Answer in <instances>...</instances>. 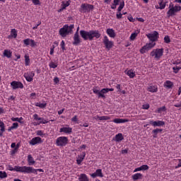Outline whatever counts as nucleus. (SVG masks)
I'll use <instances>...</instances> for the list:
<instances>
[{
    "mask_svg": "<svg viewBox=\"0 0 181 181\" xmlns=\"http://www.w3.org/2000/svg\"><path fill=\"white\" fill-rule=\"evenodd\" d=\"M146 36L151 42L147 43L140 49V53H141V54L146 53V52H149V50L155 47L156 45L155 42L159 38V33H158V31H154L153 33L147 34Z\"/></svg>",
    "mask_w": 181,
    "mask_h": 181,
    "instance_id": "obj_1",
    "label": "nucleus"
},
{
    "mask_svg": "<svg viewBox=\"0 0 181 181\" xmlns=\"http://www.w3.org/2000/svg\"><path fill=\"white\" fill-rule=\"evenodd\" d=\"M81 35V37L83 39V40H94V37L95 39H100L101 37V34L100 33V31L97 30H90V31H86L84 30H81L79 32Z\"/></svg>",
    "mask_w": 181,
    "mask_h": 181,
    "instance_id": "obj_2",
    "label": "nucleus"
},
{
    "mask_svg": "<svg viewBox=\"0 0 181 181\" xmlns=\"http://www.w3.org/2000/svg\"><path fill=\"white\" fill-rule=\"evenodd\" d=\"M74 29V24L64 25L63 28L59 29V33L62 37H66L69 35L73 33V30Z\"/></svg>",
    "mask_w": 181,
    "mask_h": 181,
    "instance_id": "obj_3",
    "label": "nucleus"
},
{
    "mask_svg": "<svg viewBox=\"0 0 181 181\" xmlns=\"http://www.w3.org/2000/svg\"><path fill=\"white\" fill-rule=\"evenodd\" d=\"M181 6H174L173 3H170L169 5V10L167 12L168 18L170 16H175L177 12H180Z\"/></svg>",
    "mask_w": 181,
    "mask_h": 181,
    "instance_id": "obj_4",
    "label": "nucleus"
},
{
    "mask_svg": "<svg viewBox=\"0 0 181 181\" xmlns=\"http://www.w3.org/2000/svg\"><path fill=\"white\" fill-rule=\"evenodd\" d=\"M150 56H151V57H154L156 60H160V57L163 56V48L153 49L150 53Z\"/></svg>",
    "mask_w": 181,
    "mask_h": 181,
    "instance_id": "obj_5",
    "label": "nucleus"
},
{
    "mask_svg": "<svg viewBox=\"0 0 181 181\" xmlns=\"http://www.w3.org/2000/svg\"><path fill=\"white\" fill-rule=\"evenodd\" d=\"M93 9L94 6L93 4H82L81 5V8H79V12H81V13H87Z\"/></svg>",
    "mask_w": 181,
    "mask_h": 181,
    "instance_id": "obj_6",
    "label": "nucleus"
},
{
    "mask_svg": "<svg viewBox=\"0 0 181 181\" xmlns=\"http://www.w3.org/2000/svg\"><path fill=\"white\" fill-rule=\"evenodd\" d=\"M69 144V139L66 136H59L56 140L57 146H66Z\"/></svg>",
    "mask_w": 181,
    "mask_h": 181,
    "instance_id": "obj_7",
    "label": "nucleus"
},
{
    "mask_svg": "<svg viewBox=\"0 0 181 181\" xmlns=\"http://www.w3.org/2000/svg\"><path fill=\"white\" fill-rule=\"evenodd\" d=\"M8 170L11 171L19 172L20 173H25L26 166H15L14 168L12 165L8 166Z\"/></svg>",
    "mask_w": 181,
    "mask_h": 181,
    "instance_id": "obj_8",
    "label": "nucleus"
},
{
    "mask_svg": "<svg viewBox=\"0 0 181 181\" xmlns=\"http://www.w3.org/2000/svg\"><path fill=\"white\" fill-rule=\"evenodd\" d=\"M37 172H45L43 170V169H35L32 167H28V166H25V173H28V174H30V173H35V175H37Z\"/></svg>",
    "mask_w": 181,
    "mask_h": 181,
    "instance_id": "obj_9",
    "label": "nucleus"
},
{
    "mask_svg": "<svg viewBox=\"0 0 181 181\" xmlns=\"http://www.w3.org/2000/svg\"><path fill=\"white\" fill-rule=\"evenodd\" d=\"M103 43L107 50H110V49H111L114 46V42H112V41H110V40H108V37L107 36L104 37Z\"/></svg>",
    "mask_w": 181,
    "mask_h": 181,
    "instance_id": "obj_10",
    "label": "nucleus"
},
{
    "mask_svg": "<svg viewBox=\"0 0 181 181\" xmlns=\"http://www.w3.org/2000/svg\"><path fill=\"white\" fill-rule=\"evenodd\" d=\"M93 92L94 93V94H96V95H98V98H105V95H104L105 94V92L104 91V88L100 90L95 88H93Z\"/></svg>",
    "mask_w": 181,
    "mask_h": 181,
    "instance_id": "obj_11",
    "label": "nucleus"
},
{
    "mask_svg": "<svg viewBox=\"0 0 181 181\" xmlns=\"http://www.w3.org/2000/svg\"><path fill=\"white\" fill-rule=\"evenodd\" d=\"M11 86L13 90H16L17 88H23V83L21 81H13L11 83Z\"/></svg>",
    "mask_w": 181,
    "mask_h": 181,
    "instance_id": "obj_12",
    "label": "nucleus"
},
{
    "mask_svg": "<svg viewBox=\"0 0 181 181\" xmlns=\"http://www.w3.org/2000/svg\"><path fill=\"white\" fill-rule=\"evenodd\" d=\"M80 43H81V38H80V35L78 33H75L72 45L74 46H78Z\"/></svg>",
    "mask_w": 181,
    "mask_h": 181,
    "instance_id": "obj_13",
    "label": "nucleus"
},
{
    "mask_svg": "<svg viewBox=\"0 0 181 181\" xmlns=\"http://www.w3.org/2000/svg\"><path fill=\"white\" fill-rule=\"evenodd\" d=\"M24 77L25 80H27L28 82L33 81V77H35V72L30 71L26 74H24Z\"/></svg>",
    "mask_w": 181,
    "mask_h": 181,
    "instance_id": "obj_14",
    "label": "nucleus"
},
{
    "mask_svg": "<svg viewBox=\"0 0 181 181\" xmlns=\"http://www.w3.org/2000/svg\"><path fill=\"white\" fill-rule=\"evenodd\" d=\"M91 177L93 179H95V177H104V175L103 174V170L101 169H98L96 171L90 175Z\"/></svg>",
    "mask_w": 181,
    "mask_h": 181,
    "instance_id": "obj_15",
    "label": "nucleus"
},
{
    "mask_svg": "<svg viewBox=\"0 0 181 181\" xmlns=\"http://www.w3.org/2000/svg\"><path fill=\"white\" fill-rule=\"evenodd\" d=\"M150 125H153V127H163L165 125V122L158 120V121H153L151 120L149 122Z\"/></svg>",
    "mask_w": 181,
    "mask_h": 181,
    "instance_id": "obj_16",
    "label": "nucleus"
},
{
    "mask_svg": "<svg viewBox=\"0 0 181 181\" xmlns=\"http://www.w3.org/2000/svg\"><path fill=\"white\" fill-rule=\"evenodd\" d=\"M37 144H42V138L39 136L34 137L30 141V145H37Z\"/></svg>",
    "mask_w": 181,
    "mask_h": 181,
    "instance_id": "obj_17",
    "label": "nucleus"
},
{
    "mask_svg": "<svg viewBox=\"0 0 181 181\" xmlns=\"http://www.w3.org/2000/svg\"><path fill=\"white\" fill-rule=\"evenodd\" d=\"M113 122H115V124H124L125 122H129V119L116 118L113 119Z\"/></svg>",
    "mask_w": 181,
    "mask_h": 181,
    "instance_id": "obj_18",
    "label": "nucleus"
},
{
    "mask_svg": "<svg viewBox=\"0 0 181 181\" xmlns=\"http://www.w3.org/2000/svg\"><path fill=\"white\" fill-rule=\"evenodd\" d=\"M78 159L76 160L77 165H81V162L84 160V158H86V152H82V153L78 156Z\"/></svg>",
    "mask_w": 181,
    "mask_h": 181,
    "instance_id": "obj_19",
    "label": "nucleus"
},
{
    "mask_svg": "<svg viewBox=\"0 0 181 181\" xmlns=\"http://www.w3.org/2000/svg\"><path fill=\"white\" fill-rule=\"evenodd\" d=\"M73 129L71 127H62L60 129L59 132H64V134H71Z\"/></svg>",
    "mask_w": 181,
    "mask_h": 181,
    "instance_id": "obj_20",
    "label": "nucleus"
},
{
    "mask_svg": "<svg viewBox=\"0 0 181 181\" xmlns=\"http://www.w3.org/2000/svg\"><path fill=\"white\" fill-rule=\"evenodd\" d=\"M106 33H107L110 37H115V31L112 28H108L106 30Z\"/></svg>",
    "mask_w": 181,
    "mask_h": 181,
    "instance_id": "obj_21",
    "label": "nucleus"
},
{
    "mask_svg": "<svg viewBox=\"0 0 181 181\" xmlns=\"http://www.w3.org/2000/svg\"><path fill=\"white\" fill-rule=\"evenodd\" d=\"M3 54L4 57H7L8 59H11V57H12V52L9 49H4Z\"/></svg>",
    "mask_w": 181,
    "mask_h": 181,
    "instance_id": "obj_22",
    "label": "nucleus"
},
{
    "mask_svg": "<svg viewBox=\"0 0 181 181\" xmlns=\"http://www.w3.org/2000/svg\"><path fill=\"white\" fill-rule=\"evenodd\" d=\"M28 160V165L30 166H32V165H33L34 163H36V161H35V160L33 159V157L30 154L28 156V160Z\"/></svg>",
    "mask_w": 181,
    "mask_h": 181,
    "instance_id": "obj_23",
    "label": "nucleus"
},
{
    "mask_svg": "<svg viewBox=\"0 0 181 181\" xmlns=\"http://www.w3.org/2000/svg\"><path fill=\"white\" fill-rule=\"evenodd\" d=\"M124 139V136H122V133H119L115 136L116 142H121Z\"/></svg>",
    "mask_w": 181,
    "mask_h": 181,
    "instance_id": "obj_24",
    "label": "nucleus"
},
{
    "mask_svg": "<svg viewBox=\"0 0 181 181\" xmlns=\"http://www.w3.org/2000/svg\"><path fill=\"white\" fill-rule=\"evenodd\" d=\"M164 87H166V88H173V83L170 81H166L164 83Z\"/></svg>",
    "mask_w": 181,
    "mask_h": 181,
    "instance_id": "obj_25",
    "label": "nucleus"
},
{
    "mask_svg": "<svg viewBox=\"0 0 181 181\" xmlns=\"http://www.w3.org/2000/svg\"><path fill=\"white\" fill-rule=\"evenodd\" d=\"M163 129H156L152 131V133L153 134V138H157L158 137V134L160 132H162Z\"/></svg>",
    "mask_w": 181,
    "mask_h": 181,
    "instance_id": "obj_26",
    "label": "nucleus"
},
{
    "mask_svg": "<svg viewBox=\"0 0 181 181\" xmlns=\"http://www.w3.org/2000/svg\"><path fill=\"white\" fill-rule=\"evenodd\" d=\"M142 174L141 173H136L132 175L133 180H139V179H142Z\"/></svg>",
    "mask_w": 181,
    "mask_h": 181,
    "instance_id": "obj_27",
    "label": "nucleus"
},
{
    "mask_svg": "<svg viewBox=\"0 0 181 181\" xmlns=\"http://www.w3.org/2000/svg\"><path fill=\"white\" fill-rule=\"evenodd\" d=\"M125 73L130 78H134L135 77V72L132 71V70L125 71Z\"/></svg>",
    "mask_w": 181,
    "mask_h": 181,
    "instance_id": "obj_28",
    "label": "nucleus"
},
{
    "mask_svg": "<svg viewBox=\"0 0 181 181\" xmlns=\"http://www.w3.org/2000/svg\"><path fill=\"white\" fill-rule=\"evenodd\" d=\"M78 179L79 181H89L88 177L86 174H81Z\"/></svg>",
    "mask_w": 181,
    "mask_h": 181,
    "instance_id": "obj_29",
    "label": "nucleus"
},
{
    "mask_svg": "<svg viewBox=\"0 0 181 181\" xmlns=\"http://www.w3.org/2000/svg\"><path fill=\"white\" fill-rule=\"evenodd\" d=\"M148 91L150 93H156L158 91V88L153 86H150L148 88Z\"/></svg>",
    "mask_w": 181,
    "mask_h": 181,
    "instance_id": "obj_30",
    "label": "nucleus"
},
{
    "mask_svg": "<svg viewBox=\"0 0 181 181\" xmlns=\"http://www.w3.org/2000/svg\"><path fill=\"white\" fill-rule=\"evenodd\" d=\"M159 9H165L166 8V3H163V0H159L158 2Z\"/></svg>",
    "mask_w": 181,
    "mask_h": 181,
    "instance_id": "obj_31",
    "label": "nucleus"
},
{
    "mask_svg": "<svg viewBox=\"0 0 181 181\" xmlns=\"http://www.w3.org/2000/svg\"><path fill=\"white\" fill-rule=\"evenodd\" d=\"M11 36H12V37H14V39H16V37H17L18 32L16 31V30L15 28L11 29Z\"/></svg>",
    "mask_w": 181,
    "mask_h": 181,
    "instance_id": "obj_32",
    "label": "nucleus"
},
{
    "mask_svg": "<svg viewBox=\"0 0 181 181\" xmlns=\"http://www.w3.org/2000/svg\"><path fill=\"white\" fill-rule=\"evenodd\" d=\"M23 119V117H20V118H18V117H12L11 118V121H13V122L16 121L17 122H20V124H23V122H22Z\"/></svg>",
    "mask_w": 181,
    "mask_h": 181,
    "instance_id": "obj_33",
    "label": "nucleus"
},
{
    "mask_svg": "<svg viewBox=\"0 0 181 181\" xmlns=\"http://www.w3.org/2000/svg\"><path fill=\"white\" fill-rule=\"evenodd\" d=\"M99 121H107L108 119H111V117L108 116H101V117H98Z\"/></svg>",
    "mask_w": 181,
    "mask_h": 181,
    "instance_id": "obj_34",
    "label": "nucleus"
},
{
    "mask_svg": "<svg viewBox=\"0 0 181 181\" xmlns=\"http://www.w3.org/2000/svg\"><path fill=\"white\" fill-rule=\"evenodd\" d=\"M124 6H125V2L122 1L117 8L118 12H121L124 9Z\"/></svg>",
    "mask_w": 181,
    "mask_h": 181,
    "instance_id": "obj_35",
    "label": "nucleus"
},
{
    "mask_svg": "<svg viewBox=\"0 0 181 181\" xmlns=\"http://www.w3.org/2000/svg\"><path fill=\"white\" fill-rule=\"evenodd\" d=\"M70 2H71V1L69 0L68 1H62V7L63 9H66V8H67V6H70Z\"/></svg>",
    "mask_w": 181,
    "mask_h": 181,
    "instance_id": "obj_36",
    "label": "nucleus"
},
{
    "mask_svg": "<svg viewBox=\"0 0 181 181\" xmlns=\"http://www.w3.org/2000/svg\"><path fill=\"white\" fill-rule=\"evenodd\" d=\"M47 105V103H37L36 104V107H39L40 108H46Z\"/></svg>",
    "mask_w": 181,
    "mask_h": 181,
    "instance_id": "obj_37",
    "label": "nucleus"
},
{
    "mask_svg": "<svg viewBox=\"0 0 181 181\" xmlns=\"http://www.w3.org/2000/svg\"><path fill=\"white\" fill-rule=\"evenodd\" d=\"M5 177H8L6 172L0 171V179H5Z\"/></svg>",
    "mask_w": 181,
    "mask_h": 181,
    "instance_id": "obj_38",
    "label": "nucleus"
},
{
    "mask_svg": "<svg viewBox=\"0 0 181 181\" xmlns=\"http://www.w3.org/2000/svg\"><path fill=\"white\" fill-rule=\"evenodd\" d=\"M19 127V124L18 122L13 123V125L8 129V131H11V129H16Z\"/></svg>",
    "mask_w": 181,
    "mask_h": 181,
    "instance_id": "obj_39",
    "label": "nucleus"
},
{
    "mask_svg": "<svg viewBox=\"0 0 181 181\" xmlns=\"http://www.w3.org/2000/svg\"><path fill=\"white\" fill-rule=\"evenodd\" d=\"M181 69V66H174L173 68V72L175 74H177V73H179V71Z\"/></svg>",
    "mask_w": 181,
    "mask_h": 181,
    "instance_id": "obj_40",
    "label": "nucleus"
},
{
    "mask_svg": "<svg viewBox=\"0 0 181 181\" xmlns=\"http://www.w3.org/2000/svg\"><path fill=\"white\" fill-rule=\"evenodd\" d=\"M30 38H27V39H25L23 40V43L25 46H29L30 45Z\"/></svg>",
    "mask_w": 181,
    "mask_h": 181,
    "instance_id": "obj_41",
    "label": "nucleus"
},
{
    "mask_svg": "<svg viewBox=\"0 0 181 181\" xmlns=\"http://www.w3.org/2000/svg\"><path fill=\"white\" fill-rule=\"evenodd\" d=\"M30 63V59H29V57L25 56V66H29Z\"/></svg>",
    "mask_w": 181,
    "mask_h": 181,
    "instance_id": "obj_42",
    "label": "nucleus"
},
{
    "mask_svg": "<svg viewBox=\"0 0 181 181\" xmlns=\"http://www.w3.org/2000/svg\"><path fill=\"white\" fill-rule=\"evenodd\" d=\"M163 111H166V107L163 106L161 107L158 108V114H160V112H163Z\"/></svg>",
    "mask_w": 181,
    "mask_h": 181,
    "instance_id": "obj_43",
    "label": "nucleus"
},
{
    "mask_svg": "<svg viewBox=\"0 0 181 181\" xmlns=\"http://www.w3.org/2000/svg\"><path fill=\"white\" fill-rule=\"evenodd\" d=\"M33 118L35 121H42V119H43L41 117H39V115H37V114L33 115Z\"/></svg>",
    "mask_w": 181,
    "mask_h": 181,
    "instance_id": "obj_44",
    "label": "nucleus"
},
{
    "mask_svg": "<svg viewBox=\"0 0 181 181\" xmlns=\"http://www.w3.org/2000/svg\"><path fill=\"white\" fill-rule=\"evenodd\" d=\"M136 36H138V34L136 33H134L130 36V40H135Z\"/></svg>",
    "mask_w": 181,
    "mask_h": 181,
    "instance_id": "obj_45",
    "label": "nucleus"
},
{
    "mask_svg": "<svg viewBox=\"0 0 181 181\" xmlns=\"http://www.w3.org/2000/svg\"><path fill=\"white\" fill-rule=\"evenodd\" d=\"M60 46L62 50H66V43L64 42V40L61 42Z\"/></svg>",
    "mask_w": 181,
    "mask_h": 181,
    "instance_id": "obj_46",
    "label": "nucleus"
},
{
    "mask_svg": "<svg viewBox=\"0 0 181 181\" xmlns=\"http://www.w3.org/2000/svg\"><path fill=\"white\" fill-rule=\"evenodd\" d=\"M116 18L117 19H122V13H121V11H117Z\"/></svg>",
    "mask_w": 181,
    "mask_h": 181,
    "instance_id": "obj_47",
    "label": "nucleus"
},
{
    "mask_svg": "<svg viewBox=\"0 0 181 181\" xmlns=\"http://www.w3.org/2000/svg\"><path fill=\"white\" fill-rule=\"evenodd\" d=\"M164 42L165 43H170V37H169V35L164 37Z\"/></svg>",
    "mask_w": 181,
    "mask_h": 181,
    "instance_id": "obj_48",
    "label": "nucleus"
},
{
    "mask_svg": "<svg viewBox=\"0 0 181 181\" xmlns=\"http://www.w3.org/2000/svg\"><path fill=\"white\" fill-rule=\"evenodd\" d=\"M30 46L31 47H36V42L34 40H30Z\"/></svg>",
    "mask_w": 181,
    "mask_h": 181,
    "instance_id": "obj_49",
    "label": "nucleus"
},
{
    "mask_svg": "<svg viewBox=\"0 0 181 181\" xmlns=\"http://www.w3.org/2000/svg\"><path fill=\"white\" fill-rule=\"evenodd\" d=\"M140 168H141V170H148V169H149L148 165H143Z\"/></svg>",
    "mask_w": 181,
    "mask_h": 181,
    "instance_id": "obj_50",
    "label": "nucleus"
},
{
    "mask_svg": "<svg viewBox=\"0 0 181 181\" xmlns=\"http://www.w3.org/2000/svg\"><path fill=\"white\" fill-rule=\"evenodd\" d=\"M37 135L38 136H45V134L43 133V132L42 130L37 131Z\"/></svg>",
    "mask_w": 181,
    "mask_h": 181,
    "instance_id": "obj_51",
    "label": "nucleus"
},
{
    "mask_svg": "<svg viewBox=\"0 0 181 181\" xmlns=\"http://www.w3.org/2000/svg\"><path fill=\"white\" fill-rule=\"evenodd\" d=\"M49 67L51 69H56V67H57V64H54V62H51L49 64Z\"/></svg>",
    "mask_w": 181,
    "mask_h": 181,
    "instance_id": "obj_52",
    "label": "nucleus"
},
{
    "mask_svg": "<svg viewBox=\"0 0 181 181\" xmlns=\"http://www.w3.org/2000/svg\"><path fill=\"white\" fill-rule=\"evenodd\" d=\"M103 91L105 93V94H107V93H108L109 91H114V88H103Z\"/></svg>",
    "mask_w": 181,
    "mask_h": 181,
    "instance_id": "obj_53",
    "label": "nucleus"
},
{
    "mask_svg": "<svg viewBox=\"0 0 181 181\" xmlns=\"http://www.w3.org/2000/svg\"><path fill=\"white\" fill-rule=\"evenodd\" d=\"M149 107L150 105L148 103L142 105L143 110H149Z\"/></svg>",
    "mask_w": 181,
    "mask_h": 181,
    "instance_id": "obj_54",
    "label": "nucleus"
},
{
    "mask_svg": "<svg viewBox=\"0 0 181 181\" xmlns=\"http://www.w3.org/2000/svg\"><path fill=\"white\" fill-rule=\"evenodd\" d=\"M60 81V80L59 79V78L58 77H55L54 78V83H55V84H59V82Z\"/></svg>",
    "mask_w": 181,
    "mask_h": 181,
    "instance_id": "obj_55",
    "label": "nucleus"
},
{
    "mask_svg": "<svg viewBox=\"0 0 181 181\" xmlns=\"http://www.w3.org/2000/svg\"><path fill=\"white\" fill-rule=\"evenodd\" d=\"M71 121H73V122H77V121H78V119L77 118V116L75 115L72 119Z\"/></svg>",
    "mask_w": 181,
    "mask_h": 181,
    "instance_id": "obj_56",
    "label": "nucleus"
},
{
    "mask_svg": "<svg viewBox=\"0 0 181 181\" xmlns=\"http://www.w3.org/2000/svg\"><path fill=\"white\" fill-rule=\"evenodd\" d=\"M54 53V45L52 46V47L50 49L49 54H53Z\"/></svg>",
    "mask_w": 181,
    "mask_h": 181,
    "instance_id": "obj_57",
    "label": "nucleus"
},
{
    "mask_svg": "<svg viewBox=\"0 0 181 181\" xmlns=\"http://www.w3.org/2000/svg\"><path fill=\"white\" fill-rule=\"evenodd\" d=\"M127 19H129V22H134L135 19H134V18H132V16H129L127 18Z\"/></svg>",
    "mask_w": 181,
    "mask_h": 181,
    "instance_id": "obj_58",
    "label": "nucleus"
},
{
    "mask_svg": "<svg viewBox=\"0 0 181 181\" xmlns=\"http://www.w3.org/2000/svg\"><path fill=\"white\" fill-rule=\"evenodd\" d=\"M116 88L118 90V91H119V93H121V85L117 84V85L116 86Z\"/></svg>",
    "mask_w": 181,
    "mask_h": 181,
    "instance_id": "obj_59",
    "label": "nucleus"
},
{
    "mask_svg": "<svg viewBox=\"0 0 181 181\" xmlns=\"http://www.w3.org/2000/svg\"><path fill=\"white\" fill-rule=\"evenodd\" d=\"M113 4H115V5H119V0H114Z\"/></svg>",
    "mask_w": 181,
    "mask_h": 181,
    "instance_id": "obj_60",
    "label": "nucleus"
},
{
    "mask_svg": "<svg viewBox=\"0 0 181 181\" xmlns=\"http://www.w3.org/2000/svg\"><path fill=\"white\" fill-rule=\"evenodd\" d=\"M17 152H18V147H15V148L12 151V153L15 154Z\"/></svg>",
    "mask_w": 181,
    "mask_h": 181,
    "instance_id": "obj_61",
    "label": "nucleus"
},
{
    "mask_svg": "<svg viewBox=\"0 0 181 181\" xmlns=\"http://www.w3.org/2000/svg\"><path fill=\"white\" fill-rule=\"evenodd\" d=\"M174 106H175L177 108H180V107H181V101L180 102V103L174 105Z\"/></svg>",
    "mask_w": 181,
    "mask_h": 181,
    "instance_id": "obj_62",
    "label": "nucleus"
},
{
    "mask_svg": "<svg viewBox=\"0 0 181 181\" xmlns=\"http://www.w3.org/2000/svg\"><path fill=\"white\" fill-rule=\"evenodd\" d=\"M80 127H85L86 128L88 127V123H84L83 124H80Z\"/></svg>",
    "mask_w": 181,
    "mask_h": 181,
    "instance_id": "obj_63",
    "label": "nucleus"
},
{
    "mask_svg": "<svg viewBox=\"0 0 181 181\" xmlns=\"http://www.w3.org/2000/svg\"><path fill=\"white\" fill-rule=\"evenodd\" d=\"M177 168H181V160H179V163L177 166H176V169H177Z\"/></svg>",
    "mask_w": 181,
    "mask_h": 181,
    "instance_id": "obj_64",
    "label": "nucleus"
}]
</instances>
